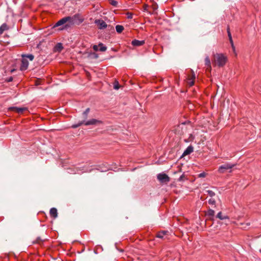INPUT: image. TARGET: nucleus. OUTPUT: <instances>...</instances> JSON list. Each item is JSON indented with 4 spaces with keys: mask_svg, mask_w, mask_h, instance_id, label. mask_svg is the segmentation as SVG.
Segmentation results:
<instances>
[{
    "mask_svg": "<svg viewBox=\"0 0 261 261\" xmlns=\"http://www.w3.org/2000/svg\"><path fill=\"white\" fill-rule=\"evenodd\" d=\"M21 57L22 60L20 69L21 71H24L27 70L28 68L29 62L28 59H29L30 61H33L34 56L32 54H22Z\"/></svg>",
    "mask_w": 261,
    "mask_h": 261,
    "instance_id": "obj_1",
    "label": "nucleus"
},
{
    "mask_svg": "<svg viewBox=\"0 0 261 261\" xmlns=\"http://www.w3.org/2000/svg\"><path fill=\"white\" fill-rule=\"evenodd\" d=\"M100 123H101V121L95 119H92L86 121H82L77 124H73L71 127L73 128H75L78 127L79 126L82 125V124H85V125L87 126L93 125H96Z\"/></svg>",
    "mask_w": 261,
    "mask_h": 261,
    "instance_id": "obj_2",
    "label": "nucleus"
},
{
    "mask_svg": "<svg viewBox=\"0 0 261 261\" xmlns=\"http://www.w3.org/2000/svg\"><path fill=\"white\" fill-rule=\"evenodd\" d=\"M227 60V57L222 54H217L214 56V61L219 67L223 66Z\"/></svg>",
    "mask_w": 261,
    "mask_h": 261,
    "instance_id": "obj_3",
    "label": "nucleus"
},
{
    "mask_svg": "<svg viewBox=\"0 0 261 261\" xmlns=\"http://www.w3.org/2000/svg\"><path fill=\"white\" fill-rule=\"evenodd\" d=\"M235 164L231 163H225L219 166L218 172L219 173H224L226 171H228L229 172H231V169L235 166Z\"/></svg>",
    "mask_w": 261,
    "mask_h": 261,
    "instance_id": "obj_4",
    "label": "nucleus"
},
{
    "mask_svg": "<svg viewBox=\"0 0 261 261\" xmlns=\"http://www.w3.org/2000/svg\"><path fill=\"white\" fill-rule=\"evenodd\" d=\"M69 20L71 24H75L79 25L84 21V18L81 16V14H76L72 17L70 16V19H69Z\"/></svg>",
    "mask_w": 261,
    "mask_h": 261,
    "instance_id": "obj_5",
    "label": "nucleus"
},
{
    "mask_svg": "<svg viewBox=\"0 0 261 261\" xmlns=\"http://www.w3.org/2000/svg\"><path fill=\"white\" fill-rule=\"evenodd\" d=\"M158 179L162 183H167L170 180L169 177L165 173H160L157 175Z\"/></svg>",
    "mask_w": 261,
    "mask_h": 261,
    "instance_id": "obj_6",
    "label": "nucleus"
},
{
    "mask_svg": "<svg viewBox=\"0 0 261 261\" xmlns=\"http://www.w3.org/2000/svg\"><path fill=\"white\" fill-rule=\"evenodd\" d=\"M94 23L98 25L99 29H104L107 27L106 23L101 19H96Z\"/></svg>",
    "mask_w": 261,
    "mask_h": 261,
    "instance_id": "obj_7",
    "label": "nucleus"
},
{
    "mask_svg": "<svg viewBox=\"0 0 261 261\" xmlns=\"http://www.w3.org/2000/svg\"><path fill=\"white\" fill-rule=\"evenodd\" d=\"M69 19H70V16L65 17L59 20L55 25L54 27H59L65 23L66 22L69 21Z\"/></svg>",
    "mask_w": 261,
    "mask_h": 261,
    "instance_id": "obj_8",
    "label": "nucleus"
},
{
    "mask_svg": "<svg viewBox=\"0 0 261 261\" xmlns=\"http://www.w3.org/2000/svg\"><path fill=\"white\" fill-rule=\"evenodd\" d=\"M145 43L144 40H134L132 41V44L134 46H142Z\"/></svg>",
    "mask_w": 261,
    "mask_h": 261,
    "instance_id": "obj_9",
    "label": "nucleus"
},
{
    "mask_svg": "<svg viewBox=\"0 0 261 261\" xmlns=\"http://www.w3.org/2000/svg\"><path fill=\"white\" fill-rule=\"evenodd\" d=\"M11 109L13 110L14 111H16V112H17L19 114H21L24 111L27 110V109L24 107H22V108L13 107V108H11Z\"/></svg>",
    "mask_w": 261,
    "mask_h": 261,
    "instance_id": "obj_10",
    "label": "nucleus"
},
{
    "mask_svg": "<svg viewBox=\"0 0 261 261\" xmlns=\"http://www.w3.org/2000/svg\"><path fill=\"white\" fill-rule=\"evenodd\" d=\"M49 214L51 217H53L54 218H56L58 216V212L56 208H51L50 210Z\"/></svg>",
    "mask_w": 261,
    "mask_h": 261,
    "instance_id": "obj_11",
    "label": "nucleus"
},
{
    "mask_svg": "<svg viewBox=\"0 0 261 261\" xmlns=\"http://www.w3.org/2000/svg\"><path fill=\"white\" fill-rule=\"evenodd\" d=\"M193 151V147L192 146H188L183 153V155L190 154Z\"/></svg>",
    "mask_w": 261,
    "mask_h": 261,
    "instance_id": "obj_12",
    "label": "nucleus"
},
{
    "mask_svg": "<svg viewBox=\"0 0 261 261\" xmlns=\"http://www.w3.org/2000/svg\"><path fill=\"white\" fill-rule=\"evenodd\" d=\"M8 29V27L6 23H3L1 27H0V34H2L6 30H7Z\"/></svg>",
    "mask_w": 261,
    "mask_h": 261,
    "instance_id": "obj_13",
    "label": "nucleus"
},
{
    "mask_svg": "<svg viewBox=\"0 0 261 261\" xmlns=\"http://www.w3.org/2000/svg\"><path fill=\"white\" fill-rule=\"evenodd\" d=\"M205 65L207 66V69L211 70V61L208 58V57H206L205 58Z\"/></svg>",
    "mask_w": 261,
    "mask_h": 261,
    "instance_id": "obj_14",
    "label": "nucleus"
},
{
    "mask_svg": "<svg viewBox=\"0 0 261 261\" xmlns=\"http://www.w3.org/2000/svg\"><path fill=\"white\" fill-rule=\"evenodd\" d=\"M227 33H228V36L229 37V41H230V42L231 43V44L232 48L233 50L234 51V46L233 45V41H232V37H231V34L230 33L229 28H227Z\"/></svg>",
    "mask_w": 261,
    "mask_h": 261,
    "instance_id": "obj_15",
    "label": "nucleus"
},
{
    "mask_svg": "<svg viewBox=\"0 0 261 261\" xmlns=\"http://www.w3.org/2000/svg\"><path fill=\"white\" fill-rule=\"evenodd\" d=\"M167 232L168 231H162L159 232L156 234V237L162 239L167 234Z\"/></svg>",
    "mask_w": 261,
    "mask_h": 261,
    "instance_id": "obj_16",
    "label": "nucleus"
},
{
    "mask_svg": "<svg viewBox=\"0 0 261 261\" xmlns=\"http://www.w3.org/2000/svg\"><path fill=\"white\" fill-rule=\"evenodd\" d=\"M217 218H219L220 220L228 219V217L227 216H223L222 213L221 212L218 213V214L217 215Z\"/></svg>",
    "mask_w": 261,
    "mask_h": 261,
    "instance_id": "obj_17",
    "label": "nucleus"
},
{
    "mask_svg": "<svg viewBox=\"0 0 261 261\" xmlns=\"http://www.w3.org/2000/svg\"><path fill=\"white\" fill-rule=\"evenodd\" d=\"M124 30V27L121 25H117L116 26V30L117 33H121Z\"/></svg>",
    "mask_w": 261,
    "mask_h": 261,
    "instance_id": "obj_18",
    "label": "nucleus"
},
{
    "mask_svg": "<svg viewBox=\"0 0 261 261\" xmlns=\"http://www.w3.org/2000/svg\"><path fill=\"white\" fill-rule=\"evenodd\" d=\"M195 79V75L193 74L191 79H189V81L188 82V84L190 86H192L194 84V79Z\"/></svg>",
    "mask_w": 261,
    "mask_h": 261,
    "instance_id": "obj_19",
    "label": "nucleus"
},
{
    "mask_svg": "<svg viewBox=\"0 0 261 261\" xmlns=\"http://www.w3.org/2000/svg\"><path fill=\"white\" fill-rule=\"evenodd\" d=\"M99 50L101 51H105L107 50V47L104 46L103 44L101 43H99Z\"/></svg>",
    "mask_w": 261,
    "mask_h": 261,
    "instance_id": "obj_20",
    "label": "nucleus"
},
{
    "mask_svg": "<svg viewBox=\"0 0 261 261\" xmlns=\"http://www.w3.org/2000/svg\"><path fill=\"white\" fill-rule=\"evenodd\" d=\"M215 211L213 210H209L208 211H207V215L209 216H214V215H215Z\"/></svg>",
    "mask_w": 261,
    "mask_h": 261,
    "instance_id": "obj_21",
    "label": "nucleus"
},
{
    "mask_svg": "<svg viewBox=\"0 0 261 261\" xmlns=\"http://www.w3.org/2000/svg\"><path fill=\"white\" fill-rule=\"evenodd\" d=\"M206 192L207 193L208 195L212 197L215 195V193L211 190H207Z\"/></svg>",
    "mask_w": 261,
    "mask_h": 261,
    "instance_id": "obj_22",
    "label": "nucleus"
},
{
    "mask_svg": "<svg viewBox=\"0 0 261 261\" xmlns=\"http://www.w3.org/2000/svg\"><path fill=\"white\" fill-rule=\"evenodd\" d=\"M114 88L116 90H118L119 88V85L118 82H115L114 84Z\"/></svg>",
    "mask_w": 261,
    "mask_h": 261,
    "instance_id": "obj_23",
    "label": "nucleus"
},
{
    "mask_svg": "<svg viewBox=\"0 0 261 261\" xmlns=\"http://www.w3.org/2000/svg\"><path fill=\"white\" fill-rule=\"evenodd\" d=\"M216 201L214 199L211 198L208 200V203L212 205L215 204Z\"/></svg>",
    "mask_w": 261,
    "mask_h": 261,
    "instance_id": "obj_24",
    "label": "nucleus"
},
{
    "mask_svg": "<svg viewBox=\"0 0 261 261\" xmlns=\"http://www.w3.org/2000/svg\"><path fill=\"white\" fill-rule=\"evenodd\" d=\"M90 111V109L89 108H87L85 111L83 113V115L86 117H87V115H88V114L89 113Z\"/></svg>",
    "mask_w": 261,
    "mask_h": 261,
    "instance_id": "obj_25",
    "label": "nucleus"
},
{
    "mask_svg": "<svg viewBox=\"0 0 261 261\" xmlns=\"http://www.w3.org/2000/svg\"><path fill=\"white\" fill-rule=\"evenodd\" d=\"M110 4L114 6H116L117 5V2L114 0H110Z\"/></svg>",
    "mask_w": 261,
    "mask_h": 261,
    "instance_id": "obj_26",
    "label": "nucleus"
},
{
    "mask_svg": "<svg viewBox=\"0 0 261 261\" xmlns=\"http://www.w3.org/2000/svg\"><path fill=\"white\" fill-rule=\"evenodd\" d=\"M93 48L94 49V50L97 51L98 50H99V44L98 45H94L93 46Z\"/></svg>",
    "mask_w": 261,
    "mask_h": 261,
    "instance_id": "obj_27",
    "label": "nucleus"
},
{
    "mask_svg": "<svg viewBox=\"0 0 261 261\" xmlns=\"http://www.w3.org/2000/svg\"><path fill=\"white\" fill-rule=\"evenodd\" d=\"M205 175H206V174L204 172H202V173H200L198 175V176L199 177H204L205 176Z\"/></svg>",
    "mask_w": 261,
    "mask_h": 261,
    "instance_id": "obj_28",
    "label": "nucleus"
},
{
    "mask_svg": "<svg viewBox=\"0 0 261 261\" xmlns=\"http://www.w3.org/2000/svg\"><path fill=\"white\" fill-rule=\"evenodd\" d=\"M132 17H133V14L132 13L127 14V18H132Z\"/></svg>",
    "mask_w": 261,
    "mask_h": 261,
    "instance_id": "obj_29",
    "label": "nucleus"
},
{
    "mask_svg": "<svg viewBox=\"0 0 261 261\" xmlns=\"http://www.w3.org/2000/svg\"><path fill=\"white\" fill-rule=\"evenodd\" d=\"M41 241L40 239L39 238H38L36 240V241H35V243H40Z\"/></svg>",
    "mask_w": 261,
    "mask_h": 261,
    "instance_id": "obj_30",
    "label": "nucleus"
},
{
    "mask_svg": "<svg viewBox=\"0 0 261 261\" xmlns=\"http://www.w3.org/2000/svg\"><path fill=\"white\" fill-rule=\"evenodd\" d=\"M182 177H183V175H181V176L179 177V181H181V180H182Z\"/></svg>",
    "mask_w": 261,
    "mask_h": 261,
    "instance_id": "obj_31",
    "label": "nucleus"
},
{
    "mask_svg": "<svg viewBox=\"0 0 261 261\" xmlns=\"http://www.w3.org/2000/svg\"><path fill=\"white\" fill-rule=\"evenodd\" d=\"M14 71V69L11 70V72H13Z\"/></svg>",
    "mask_w": 261,
    "mask_h": 261,
    "instance_id": "obj_32",
    "label": "nucleus"
},
{
    "mask_svg": "<svg viewBox=\"0 0 261 261\" xmlns=\"http://www.w3.org/2000/svg\"><path fill=\"white\" fill-rule=\"evenodd\" d=\"M12 81V78L10 79L9 81Z\"/></svg>",
    "mask_w": 261,
    "mask_h": 261,
    "instance_id": "obj_33",
    "label": "nucleus"
}]
</instances>
